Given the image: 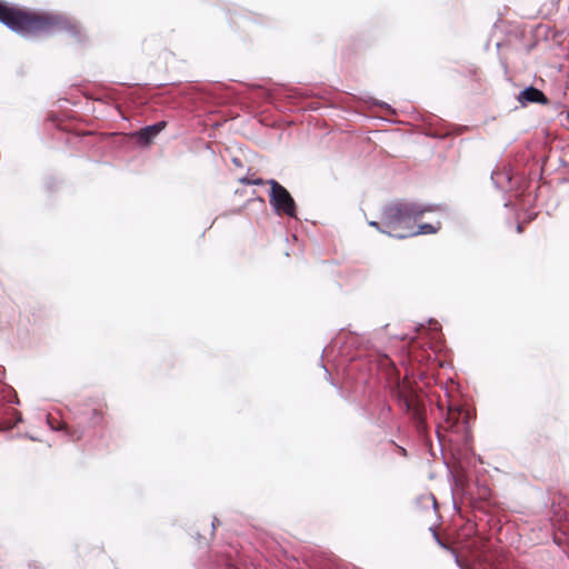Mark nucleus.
Wrapping results in <instances>:
<instances>
[{
  "mask_svg": "<svg viewBox=\"0 0 569 569\" xmlns=\"http://www.w3.org/2000/svg\"><path fill=\"white\" fill-rule=\"evenodd\" d=\"M0 22L23 36H38L56 31L78 32L68 18L48 12H36L0 1Z\"/></svg>",
  "mask_w": 569,
  "mask_h": 569,
  "instance_id": "nucleus-1",
  "label": "nucleus"
},
{
  "mask_svg": "<svg viewBox=\"0 0 569 569\" xmlns=\"http://www.w3.org/2000/svg\"><path fill=\"white\" fill-rule=\"evenodd\" d=\"M376 363L382 373L391 395L411 416L419 432L426 429V408L421 396L409 379V370L401 379L395 362L387 355H377Z\"/></svg>",
  "mask_w": 569,
  "mask_h": 569,
  "instance_id": "nucleus-2",
  "label": "nucleus"
},
{
  "mask_svg": "<svg viewBox=\"0 0 569 569\" xmlns=\"http://www.w3.org/2000/svg\"><path fill=\"white\" fill-rule=\"evenodd\" d=\"M439 206H422L408 201L386 204L381 211V222L369 221V226L390 237L405 239L413 237V223L426 212L439 210Z\"/></svg>",
  "mask_w": 569,
  "mask_h": 569,
  "instance_id": "nucleus-3",
  "label": "nucleus"
},
{
  "mask_svg": "<svg viewBox=\"0 0 569 569\" xmlns=\"http://www.w3.org/2000/svg\"><path fill=\"white\" fill-rule=\"evenodd\" d=\"M270 186L269 202L278 214H286L295 218L297 206L289 191L277 180H267Z\"/></svg>",
  "mask_w": 569,
  "mask_h": 569,
  "instance_id": "nucleus-4",
  "label": "nucleus"
},
{
  "mask_svg": "<svg viewBox=\"0 0 569 569\" xmlns=\"http://www.w3.org/2000/svg\"><path fill=\"white\" fill-rule=\"evenodd\" d=\"M517 100L522 107H526L529 103H539L542 106L549 104V99L547 96L535 87H528L523 89L519 93Z\"/></svg>",
  "mask_w": 569,
  "mask_h": 569,
  "instance_id": "nucleus-5",
  "label": "nucleus"
},
{
  "mask_svg": "<svg viewBox=\"0 0 569 569\" xmlns=\"http://www.w3.org/2000/svg\"><path fill=\"white\" fill-rule=\"evenodd\" d=\"M166 127L164 121H160L152 126L144 127L139 131L132 133V137L137 139L140 146H148L152 139L158 136Z\"/></svg>",
  "mask_w": 569,
  "mask_h": 569,
  "instance_id": "nucleus-6",
  "label": "nucleus"
},
{
  "mask_svg": "<svg viewBox=\"0 0 569 569\" xmlns=\"http://www.w3.org/2000/svg\"><path fill=\"white\" fill-rule=\"evenodd\" d=\"M469 420L468 411L459 407H449L447 412L446 422L448 423V429L450 430H459L460 425L467 427Z\"/></svg>",
  "mask_w": 569,
  "mask_h": 569,
  "instance_id": "nucleus-7",
  "label": "nucleus"
},
{
  "mask_svg": "<svg viewBox=\"0 0 569 569\" xmlns=\"http://www.w3.org/2000/svg\"><path fill=\"white\" fill-rule=\"evenodd\" d=\"M48 423L53 430H63L68 436L74 438V431L69 427V425L60 419H57L52 416L48 417Z\"/></svg>",
  "mask_w": 569,
  "mask_h": 569,
  "instance_id": "nucleus-8",
  "label": "nucleus"
},
{
  "mask_svg": "<svg viewBox=\"0 0 569 569\" xmlns=\"http://www.w3.org/2000/svg\"><path fill=\"white\" fill-rule=\"evenodd\" d=\"M440 229H441V223L440 222H437L435 224L433 223H422V224L418 226V229L413 228V236H417V234H431V233L438 232Z\"/></svg>",
  "mask_w": 569,
  "mask_h": 569,
  "instance_id": "nucleus-9",
  "label": "nucleus"
},
{
  "mask_svg": "<svg viewBox=\"0 0 569 569\" xmlns=\"http://www.w3.org/2000/svg\"><path fill=\"white\" fill-rule=\"evenodd\" d=\"M91 421H92L93 425H100L103 421V410H102V407L94 408L92 410Z\"/></svg>",
  "mask_w": 569,
  "mask_h": 569,
  "instance_id": "nucleus-10",
  "label": "nucleus"
},
{
  "mask_svg": "<svg viewBox=\"0 0 569 569\" xmlns=\"http://www.w3.org/2000/svg\"><path fill=\"white\" fill-rule=\"evenodd\" d=\"M240 182L244 183V184H254V186H262V184L267 183V181H264L261 178H249V177L241 178Z\"/></svg>",
  "mask_w": 569,
  "mask_h": 569,
  "instance_id": "nucleus-11",
  "label": "nucleus"
},
{
  "mask_svg": "<svg viewBox=\"0 0 569 569\" xmlns=\"http://www.w3.org/2000/svg\"><path fill=\"white\" fill-rule=\"evenodd\" d=\"M409 358H410V361H417V362H422V360H423L422 356L420 357L418 351H416L413 349L409 350Z\"/></svg>",
  "mask_w": 569,
  "mask_h": 569,
  "instance_id": "nucleus-12",
  "label": "nucleus"
},
{
  "mask_svg": "<svg viewBox=\"0 0 569 569\" xmlns=\"http://www.w3.org/2000/svg\"><path fill=\"white\" fill-rule=\"evenodd\" d=\"M217 521H218V520H217V518H214V519H213V521H212V531H214L216 522H217ZM211 535H213V532H211Z\"/></svg>",
  "mask_w": 569,
  "mask_h": 569,
  "instance_id": "nucleus-13",
  "label": "nucleus"
},
{
  "mask_svg": "<svg viewBox=\"0 0 569 569\" xmlns=\"http://www.w3.org/2000/svg\"><path fill=\"white\" fill-rule=\"evenodd\" d=\"M522 230H523L522 224H520V223H519V224L517 226V231H518V232H522Z\"/></svg>",
  "mask_w": 569,
  "mask_h": 569,
  "instance_id": "nucleus-14",
  "label": "nucleus"
}]
</instances>
